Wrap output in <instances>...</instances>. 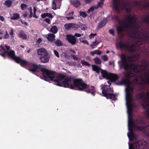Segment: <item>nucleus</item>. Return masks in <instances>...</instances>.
<instances>
[{"label":"nucleus","instance_id":"obj_3","mask_svg":"<svg viewBox=\"0 0 149 149\" xmlns=\"http://www.w3.org/2000/svg\"><path fill=\"white\" fill-rule=\"evenodd\" d=\"M111 81H108L107 83L109 84L108 86L107 85H104L101 89L102 90V93L103 96L106 97L107 99H115L117 96L116 94H112L111 93L113 92V90H112L110 87L111 85Z\"/></svg>","mask_w":149,"mask_h":149},{"label":"nucleus","instance_id":"obj_38","mask_svg":"<svg viewBox=\"0 0 149 149\" xmlns=\"http://www.w3.org/2000/svg\"><path fill=\"white\" fill-rule=\"evenodd\" d=\"M99 44V43L98 42H97L96 40L95 42H93L92 44L90 45V46L91 47H92L93 48H94V47H95L97 45H98Z\"/></svg>","mask_w":149,"mask_h":149},{"label":"nucleus","instance_id":"obj_24","mask_svg":"<svg viewBox=\"0 0 149 149\" xmlns=\"http://www.w3.org/2000/svg\"><path fill=\"white\" fill-rule=\"evenodd\" d=\"M50 31L54 34L56 33L58 31V28L56 26H52L50 29Z\"/></svg>","mask_w":149,"mask_h":149},{"label":"nucleus","instance_id":"obj_43","mask_svg":"<svg viewBox=\"0 0 149 149\" xmlns=\"http://www.w3.org/2000/svg\"><path fill=\"white\" fill-rule=\"evenodd\" d=\"M134 122L132 118L131 119L129 120V122H128V126H130V125H134Z\"/></svg>","mask_w":149,"mask_h":149},{"label":"nucleus","instance_id":"obj_5","mask_svg":"<svg viewBox=\"0 0 149 149\" xmlns=\"http://www.w3.org/2000/svg\"><path fill=\"white\" fill-rule=\"evenodd\" d=\"M31 65L34 68L30 69L29 71L33 72L41 71L42 72L43 77L45 80L46 79L47 76H49V74L52 75L54 74L53 72L49 71V70L42 68L41 65H38L34 63H32Z\"/></svg>","mask_w":149,"mask_h":149},{"label":"nucleus","instance_id":"obj_33","mask_svg":"<svg viewBox=\"0 0 149 149\" xmlns=\"http://www.w3.org/2000/svg\"><path fill=\"white\" fill-rule=\"evenodd\" d=\"M134 55H132V56H128L127 58H127H128V61L129 62H132L134 61Z\"/></svg>","mask_w":149,"mask_h":149},{"label":"nucleus","instance_id":"obj_54","mask_svg":"<svg viewBox=\"0 0 149 149\" xmlns=\"http://www.w3.org/2000/svg\"><path fill=\"white\" fill-rule=\"evenodd\" d=\"M71 56L74 60H77L78 59V58L74 55L71 54Z\"/></svg>","mask_w":149,"mask_h":149},{"label":"nucleus","instance_id":"obj_32","mask_svg":"<svg viewBox=\"0 0 149 149\" xmlns=\"http://www.w3.org/2000/svg\"><path fill=\"white\" fill-rule=\"evenodd\" d=\"M136 128L137 129L139 130H140L141 131H143L145 130V127L143 126H135Z\"/></svg>","mask_w":149,"mask_h":149},{"label":"nucleus","instance_id":"obj_11","mask_svg":"<svg viewBox=\"0 0 149 149\" xmlns=\"http://www.w3.org/2000/svg\"><path fill=\"white\" fill-rule=\"evenodd\" d=\"M129 130L130 132H128L127 133V136L129 138L130 140L131 141L133 140V139L134 138L135 136L134 134V132L131 126L130 125L129 126Z\"/></svg>","mask_w":149,"mask_h":149},{"label":"nucleus","instance_id":"obj_37","mask_svg":"<svg viewBox=\"0 0 149 149\" xmlns=\"http://www.w3.org/2000/svg\"><path fill=\"white\" fill-rule=\"evenodd\" d=\"M81 63L82 65H85L88 66H89L90 65V64L88 62L85 61H81Z\"/></svg>","mask_w":149,"mask_h":149},{"label":"nucleus","instance_id":"obj_27","mask_svg":"<svg viewBox=\"0 0 149 149\" xmlns=\"http://www.w3.org/2000/svg\"><path fill=\"white\" fill-rule=\"evenodd\" d=\"M72 4L75 7L77 8L79 7L81 3L79 1L76 0L73 1Z\"/></svg>","mask_w":149,"mask_h":149},{"label":"nucleus","instance_id":"obj_50","mask_svg":"<svg viewBox=\"0 0 149 149\" xmlns=\"http://www.w3.org/2000/svg\"><path fill=\"white\" fill-rule=\"evenodd\" d=\"M94 10V8L93 6H92L88 10L87 12L90 13L91 11L93 10Z\"/></svg>","mask_w":149,"mask_h":149},{"label":"nucleus","instance_id":"obj_12","mask_svg":"<svg viewBox=\"0 0 149 149\" xmlns=\"http://www.w3.org/2000/svg\"><path fill=\"white\" fill-rule=\"evenodd\" d=\"M49 56L48 54H47L42 56H40L39 59L42 63H46L49 62Z\"/></svg>","mask_w":149,"mask_h":149},{"label":"nucleus","instance_id":"obj_60","mask_svg":"<svg viewBox=\"0 0 149 149\" xmlns=\"http://www.w3.org/2000/svg\"><path fill=\"white\" fill-rule=\"evenodd\" d=\"M125 10L128 13H130L131 10V8L129 7H128L127 8H125Z\"/></svg>","mask_w":149,"mask_h":149},{"label":"nucleus","instance_id":"obj_42","mask_svg":"<svg viewBox=\"0 0 149 149\" xmlns=\"http://www.w3.org/2000/svg\"><path fill=\"white\" fill-rule=\"evenodd\" d=\"M81 29L82 30H84L85 29H86L87 28V27L86 26V25L85 24H81L80 26H79Z\"/></svg>","mask_w":149,"mask_h":149},{"label":"nucleus","instance_id":"obj_2","mask_svg":"<svg viewBox=\"0 0 149 149\" xmlns=\"http://www.w3.org/2000/svg\"><path fill=\"white\" fill-rule=\"evenodd\" d=\"M120 57L121 61L118 62L120 68L124 69L126 72L131 70L138 73L144 70L148 66V61L146 60L143 61L141 64L138 65L133 63L128 64L127 62V56L123 54H121Z\"/></svg>","mask_w":149,"mask_h":149},{"label":"nucleus","instance_id":"obj_51","mask_svg":"<svg viewBox=\"0 0 149 149\" xmlns=\"http://www.w3.org/2000/svg\"><path fill=\"white\" fill-rule=\"evenodd\" d=\"M137 121L138 122V123L140 124H143L144 123L143 120L142 119H138L137 120Z\"/></svg>","mask_w":149,"mask_h":149},{"label":"nucleus","instance_id":"obj_16","mask_svg":"<svg viewBox=\"0 0 149 149\" xmlns=\"http://www.w3.org/2000/svg\"><path fill=\"white\" fill-rule=\"evenodd\" d=\"M102 76L104 78H105L107 79H110V74H109L107 72L102 69L101 71Z\"/></svg>","mask_w":149,"mask_h":149},{"label":"nucleus","instance_id":"obj_63","mask_svg":"<svg viewBox=\"0 0 149 149\" xmlns=\"http://www.w3.org/2000/svg\"><path fill=\"white\" fill-rule=\"evenodd\" d=\"M46 13H44L41 15V17L43 18H45L46 16Z\"/></svg>","mask_w":149,"mask_h":149},{"label":"nucleus","instance_id":"obj_41","mask_svg":"<svg viewBox=\"0 0 149 149\" xmlns=\"http://www.w3.org/2000/svg\"><path fill=\"white\" fill-rule=\"evenodd\" d=\"M27 7V5L24 3H22L21 4V7L22 10H24L26 9Z\"/></svg>","mask_w":149,"mask_h":149},{"label":"nucleus","instance_id":"obj_55","mask_svg":"<svg viewBox=\"0 0 149 149\" xmlns=\"http://www.w3.org/2000/svg\"><path fill=\"white\" fill-rule=\"evenodd\" d=\"M95 51L96 54L98 55H100L101 54L102 52L99 50H95Z\"/></svg>","mask_w":149,"mask_h":149},{"label":"nucleus","instance_id":"obj_23","mask_svg":"<svg viewBox=\"0 0 149 149\" xmlns=\"http://www.w3.org/2000/svg\"><path fill=\"white\" fill-rule=\"evenodd\" d=\"M106 21L105 20H103L100 22L98 24L99 28H101L103 27L106 24Z\"/></svg>","mask_w":149,"mask_h":149},{"label":"nucleus","instance_id":"obj_8","mask_svg":"<svg viewBox=\"0 0 149 149\" xmlns=\"http://www.w3.org/2000/svg\"><path fill=\"white\" fill-rule=\"evenodd\" d=\"M8 57L11 59L15 61L16 63H18L20 59L19 57L16 55L15 52L13 50H10L8 53Z\"/></svg>","mask_w":149,"mask_h":149},{"label":"nucleus","instance_id":"obj_4","mask_svg":"<svg viewBox=\"0 0 149 149\" xmlns=\"http://www.w3.org/2000/svg\"><path fill=\"white\" fill-rule=\"evenodd\" d=\"M126 19L128 22L126 24H125V21L123 20L119 21V22L123 24L124 28L125 29L132 30L136 24V17L130 14L127 15L126 16Z\"/></svg>","mask_w":149,"mask_h":149},{"label":"nucleus","instance_id":"obj_45","mask_svg":"<svg viewBox=\"0 0 149 149\" xmlns=\"http://www.w3.org/2000/svg\"><path fill=\"white\" fill-rule=\"evenodd\" d=\"M97 35L96 33H91L90 35L89 36V38L91 39L92 38H93L95 36H96Z\"/></svg>","mask_w":149,"mask_h":149},{"label":"nucleus","instance_id":"obj_10","mask_svg":"<svg viewBox=\"0 0 149 149\" xmlns=\"http://www.w3.org/2000/svg\"><path fill=\"white\" fill-rule=\"evenodd\" d=\"M64 26L65 28L67 30L70 29L71 28L74 29L76 30L79 27L77 24L72 23L66 24L64 25Z\"/></svg>","mask_w":149,"mask_h":149},{"label":"nucleus","instance_id":"obj_57","mask_svg":"<svg viewBox=\"0 0 149 149\" xmlns=\"http://www.w3.org/2000/svg\"><path fill=\"white\" fill-rule=\"evenodd\" d=\"M45 21L47 24H50V21L49 18H47L44 20Z\"/></svg>","mask_w":149,"mask_h":149},{"label":"nucleus","instance_id":"obj_28","mask_svg":"<svg viewBox=\"0 0 149 149\" xmlns=\"http://www.w3.org/2000/svg\"><path fill=\"white\" fill-rule=\"evenodd\" d=\"M117 31L118 34H119L124 31L123 28L122 26H119L117 27Z\"/></svg>","mask_w":149,"mask_h":149},{"label":"nucleus","instance_id":"obj_46","mask_svg":"<svg viewBox=\"0 0 149 149\" xmlns=\"http://www.w3.org/2000/svg\"><path fill=\"white\" fill-rule=\"evenodd\" d=\"M109 32L111 34H112L113 36H114V30L113 29H110L109 31Z\"/></svg>","mask_w":149,"mask_h":149},{"label":"nucleus","instance_id":"obj_39","mask_svg":"<svg viewBox=\"0 0 149 149\" xmlns=\"http://www.w3.org/2000/svg\"><path fill=\"white\" fill-rule=\"evenodd\" d=\"M61 56L62 57L66 58H68V57H69L67 55V53L65 52L61 54Z\"/></svg>","mask_w":149,"mask_h":149},{"label":"nucleus","instance_id":"obj_62","mask_svg":"<svg viewBox=\"0 0 149 149\" xmlns=\"http://www.w3.org/2000/svg\"><path fill=\"white\" fill-rule=\"evenodd\" d=\"M66 18L67 19V20H69L73 19L74 18V17L72 16L70 17H66Z\"/></svg>","mask_w":149,"mask_h":149},{"label":"nucleus","instance_id":"obj_21","mask_svg":"<svg viewBox=\"0 0 149 149\" xmlns=\"http://www.w3.org/2000/svg\"><path fill=\"white\" fill-rule=\"evenodd\" d=\"M20 18L19 14L17 13H14L12 17L10 18L11 20H17Z\"/></svg>","mask_w":149,"mask_h":149},{"label":"nucleus","instance_id":"obj_31","mask_svg":"<svg viewBox=\"0 0 149 149\" xmlns=\"http://www.w3.org/2000/svg\"><path fill=\"white\" fill-rule=\"evenodd\" d=\"M79 14L80 16L84 18H86L87 16V14L85 12L81 11L79 12Z\"/></svg>","mask_w":149,"mask_h":149},{"label":"nucleus","instance_id":"obj_47","mask_svg":"<svg viewBox=\"0 0 149 149\" xmlns=\"http://www.w3.org/2000/svg\"><path fill=\"white\" fill-rule=\"evenodd\" d=\"M134 146L136 147L137 149H139V148L140 145H139V141L137 142L134 144Z\"/></svg>","mask_w":149,"mask_h":149},{"label":"nucleus","instance_id":"obj_34","mask_svg":"<svg viewBox=\"0 0 149 149\" xmlns=\"http://www.w3.org/2000/svg\"><path fill=\"white\" fill-rule=\"evenodd\" d=\"M142 21L146 23L149 24V16L146 17L142 20Z\"/></svg>","mask_w":149,"mask_h":149},{"label":"nucleus","instance_id":"obj_59","mask_svg":"<svg viewBox=\"0 0 149 149\" xmlns=\"http://www.w3.org/2000/svg\"><path fill=\"white\" fill-rule=\"evenodd\" d=\"M74 36L77 37H79L81 36V35L79 33H75Z\"/></svg>","mask_w":149,"mask_h":149},{"label":"nucleus","instance_id":"obj_14","mask_svg":"<svg viewBox=\"0 0 149 149\" xmlns=\"http://www.w3.org/2000/svg\"><path fill=\"white\" fill-rule=\"evenodd\" d=\"M145 93L144 92H141L138 93L136 96V97L137 100L142 99L143 101H145L146 100V98L144 97L145 95Z\"/></svg>","mask_w":149,"mask_h":149},{"label":"nucleus","instance_id":"obj_1","mask_svg":"<svg viewBox=\"0 0 149 149\" xmlns=\"http://www.w3.org/2000/svg\"><path fill=\"white\" fill-rule=\"evenodd\" d=\"M49 71L53 72L54 74L52 75L49 74V76H47L46 81H53L57 86L80 91H84L93 96L95 95V90L94 87L93 86L89 88V85L85 83L82 79H74L71 76L66 77L65 75L61 74H59L55 77L56 72L51 70Z\"/></svg>","mask_w":149,"mask_h":149},{"label":"nucleus","instance_id":"obj_30","mask_svg":"<svg viewBox=\"0 0 149 149\" xmlns=\"http://www.w3.org/2000/svg\"><path fill=\"white\" fill-rule=\"evenodd\" d=\"M127 80L125 78H123L121 82L117 84L118 85L126 84L127 83Z\"/></svg>","mask_w":149,"mask_h":149},{"label":"nucleus","instance_id":"obj_48","mask_svg":"<svg viewBox=\"0 0 149 149\" xmlns=\"http://www.w3.org/2000/svg\"><path fill=\"white\" fill-rule=\"evenodd\" d=\"M4 38L6 39L8 38L9 37V35L7 31H6V33L4 36Z\"/></svg>","mask_w":149,"mask_h":149},{"label":"nucleus","instance_id":"obj_49","mask_svg":"<svg viewBox=\"0 0 149 149\" xmlns=\"http://www.w3.org/2000/svg\"><path fill=\"white\" fill-rule=\"evenodd\" d=\"M47 17H48L49 18H53V16L52 14L51 13H46Z\"/></svg>","mask_w":149,"mask_h":149},{"label":"nucleus","instance_id":"obj_53","mask_svg":"<svg viewBox=\"0 0 149 149\" xmlns=\"http://www.w3.org/2000/svg\"><path fill=\"white\" fill-rule=\"evenodd\" d=\"M54 54L55 55V56H56L57 57L59 58L60 56H59V53L56 50H54Z\"/></svg>","mask_w":149,"mask_h":149},{"label":"nucleus","instance_id":"obj_61","mask_svg":"<svg viewBox=\"0 0 149 149\" xmlns=\"http://www.w3.org/2000/svg\"><path fill=\"white\" fill-rule=\"evenodd\" d=\"M93 0H85V1L86 3H90Z\"/></svg>","mask_w":149,"mask_h":149},{"label":"nucleus","instance_id":"obj_22","mask_svg":"<svg viewBox=\"0 0 149 149\" xmlns=\"http://www.w3.org/2000/svg\"><path fill=\"white\" fill-rule=\"evenodd\" d=\"M124 73L126 74L125 77L128 78L132 77H134L136 76L135 74L130 72H127L126 73Z\"/></svg>","mask_w":149,"mask_h":149},{"label":"nucleus","instance_id":"obj_7","mask_svg":"<svg viewBox=\"0 0 149 149\" xmlns=\"http://www.w3.org/2000/svg\"><path fill=\"white\" fill-rule=\"evenodd\" d=\"M133 92V88L131 87H128L126 89V99L127 103L132 100V93Z\"/></svg>","mask_w":149,"mask_h":149},{"label":"nucleus","instance_id":"obj_17","mask_svg":"<svg viewBox=\"0 0 149 149\" xmlns=\"http://www.w3.org/2000/svg\"><path fill=\"white\" fill-rule=\"evenodd\" d=\"M110 79H109L111 81L115 82L119 78L118 75L116 74H110Z\"/></svg>","mask_w":149,"mask_h":149},{"label":"nucleus","instance_id":"obj_40","mask_svg":"<svg viewBox=\"0 0 149 149\" xmlns=\"http://www.w3.org/2000/svg\"><path fill=\"white\" fill-rule=\"evenodd\" d=\"M101 58L104 61H107L109 59L108 58L106 55L102 56Z\"/></svg>","mask_w":149,"mask_h":149},{"label":"nucleus","instance_id":"obj_18","mask_svg":"<svg viewBox=\"0 0 149 149\" xmlns=\"http://www.w3.org/2000/svg\"><path fill=\"white\" fill-rule=\"evenodd\" d=\"M18 37L23 40H26L27 38L26 34L23 31H21L19 33Z\"/></svg>","mask_w":149,"mask_h":149},{"label":"nucleus","instance_id":"obj_29","mask_svg":"<svg viewBox=\"0 0 149 149\" xmlns=\"http://www.w3.org/2000/svg\"><path fill=\"white\" fill-rule=\"evenodd\" d=\"M5 4L8 7H10L12 4V2L10 0H7L5 1Z\"/></svg>","mask_w":149,"mask_h":149},{"label":"nucleus","instance_id":"obj_15","mask_svg":"<svg viewBox=\"0 0 149 149\" xmlns=\"http://www.w3.org/2000/svg\"><path fill=\"white\" fill-rule=\"evenodd\" d=\"M45 36H46L45 37H46L48 40L49 41L52 42L55 40V36L54 34L49 33L48 34L46 35Z\"/></svg>","mask_w":149,"mask_h":149},{"label":"nucleus","instance_id":"obj_6","mask_svg":"<svg viewBox=\"0 0 149 149\" xmlns=\"http://www.w3.org/2000/svg\"><path fill=\"white\" fill-rule=\"evenodd\" d=\"M118 46L120 48H124L130 52L134 53L136 51L135 46L133 44L127 45L123 44L121 42H120L118 44Z\"/></svg>","mask_w":149,"mask_h":149},{"label":"nucleus","instance_id":"obj_9","mask_svg":"<svg viewBox=\"0 0 149 149\" xmlns=\"http://www.w3.org/2000/svg\"><path fill=\"white\" fill-rule=\"evenodd\" d=\"M66 37L67 40L69 43L72 45H74L75 44L77 40L74 36L71 35H67Z\"/></svg>","mask_w":149,"mask_h":149},{"label":"nucleus","instance_id":"obj_56","mask_svg":"<svg viewBox=\"0 0 149 149\" xmlns=\"http://www.w3.org/2000/svg\"><path fill=\"white\" fill-rule=\"evenodd\" d=\"M13 30L12 29H11L10 30V32H9V34L11 35V37L13 38Z\"/></svg>","mask_w":149,"mask_h":149},{"label":"nucleus","instance_id":"obj_36","mask_svg":"<svg viewBox=\"0 0 149 149\" xmlns=\"http://www.w3.org/2000/svg\"><path fill=\"white\" fill-rule=\"evenodd\" d=\"M117 1L116 2H115L114 3L113 2V8L116 10L117 11H118L119 10V4H117L116 5H114L115 3H116Z\"/></svg>","mask_w":149,"mask_h":149},{"label":"nucleus","instance_id":"obj_19","mask_svg":"<svg viewBox=\"0 0 149 149\" xmlns=\"http://www.w3.org/2000/svg\"><path fill=\"white\" fill-rule=\"evenodd\" d=\"M19 58L20 59L18 61V62L17 63L18 64H20L23 67L26 66L27 65V61L26 60L22 59L19 57Z\"/></svg>","mask_w":149,"mask_h":149},{"label":"nucleus","instance_id":"obj_13","mask_svg":"<svg viewBox=\"0 0 149 149\" xmlns=\"http://www.w3.org/2000/svg\"><path fill=\"white\" fill-rule=\"evenodd\" d=\"M37 52L39 57L42 56L47 54H48L46 50L44 48L39 49L37 51Z\"/></svg>","mask_w":149,"mask_h":149},{"label":"nucleus","instance_id":"obj_58","mask_svg":"<svg viewBox=\"0 0 149 149\" xmlns=\"http://www.w3.org/2000/svg\"><path fill=\"white\" fill-rule=\"evenodd\" d=\"M129 149H135V148L134 147L133 145L132 144H129Z\"/></svg>","mask_w":149,"mask_h":149},{"label":"nucleus","instance_id":"obj_44","mask_svg":"<svg viewBox=\"0 0 149 149\" xmlns=\"http://www.w3.org/2000/svg\"><path fill=\"white\" fill-rule=\"evenodd\" d=\"M52 8L54 10H55L57 9L56 3L54 2H52Z\"/></svg>","mask_w":149,"mask_h":149},{"label":"nucleus","instance_id":"obj_20","mask_svg":"<svg viewBox=\"0 0 149 149\" xmlns=\"http://www.w3.org/2000/svg\"><path fill=\"white\" fill-rule=\"evenodd\" d=\"M92 67L93 70L96 72L97 73L99 74H100V70H101V71L102 70V69L97 65H93Z\"/></svg>","mask_w":149,"mask_h":149},{"label":"nucleus","instance_id":"obj_35","mask_svg":"<svg viewBox=\"0 0 149 149\" xmlns=\"http://www.w3.org/2000/svg\"><path fill=\"white\" fill-rule=\"evenodd\" d=\"M104 4L103 2L102 1L99 2L98 3L97 6V7H95V9H97L98 7L102 8Z\"/></svg>","mask_w":149,"mask_h":149},{"label":"nucleus","instance_id":"obj_25","mask_svg":"<svg viewBox=\"0 0 149 149\" xmlns=\"http://www.w3.org/2000/svg\"><path fill=\"white\" fill-rule=\"evenodd\" d=\"M55 44L58 47L62 46L63 45V43L59 39H57L54 42Z\"/></svg>","mask_w":149,"mask_h":149},{"label":"nucleus","instance_id":"obj_26","mask_svg":"<svg viewBox=\"0 0 149 149\" xmlns=\"http://www.w3.org/2000/svg\"><path fill=\"white\" fill-rule=\"evenodd\" d=\"M93 60L95 63L97 64H100L102 63L101 61L99 58L96 57Z\"/></svg>","mask_w":149,"mask_h":149},{"label":"nucleus","instance_id":"obj_52","mask_svg":"<svg viewBox=\"0 0 149 149\" xmlns=\"http://www.w3.org/2000/svg\"><path fill=\"white\" fill-rule=\"evenodd\" d=\"M144 8H147L149 7V4L148 3H144L142 5Z\"/></svg>","mask_w":149,"mask_h":149},{"label":"nucleus","instance_id":"obj_64","mask_svg":"<svg viewBox=\"0 0 149 149\" xmlns=\"http://www.w3.org/2000/svg\"><path fill=\"white\" fill-rule=\"evenodd\" d=\"M5 47L6 48V49L7 51L10 50V47L9 46H8L6 44L5 45Z\"/></svg>","mask_w":149,"mask_h":149}]
</instances>
